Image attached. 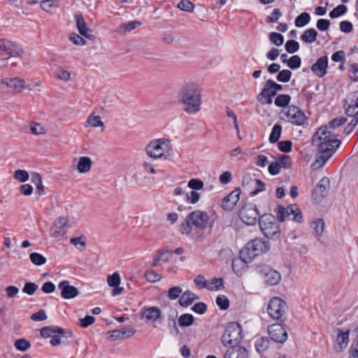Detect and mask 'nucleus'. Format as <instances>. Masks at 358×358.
I'll list each match as a JSON object with an SVG mask.
<instances>
[{
	"label": "nucleus",
	"instance_id": "nucleus-1",
	"mask_svg": "<svg viewBox=\"0 0 358 358\" xmlns=\"http://www.w3.org/2000/svg\"><path fill=\"white\" fill-rule=\"evenodd\" d=\"M275 212L277 218L271 214L266 213L259 220L262 232L268 238L277 240L280 238L281 231L278 222H283L286 218L298 223L303 222L301 211L296 205H289L287 208L279 205Z\"/></svg>",
	"mask_w": 358,
	"mask_h": 358
},
{
	"label": "nucleus",
	"instance_id": "nucleus-2",
	"mask_svg": "<svg viewBox=\"0 0 358 358\" xmlns=\"http://www.w3.org/2000/svg\"><path fill=\"white\" fill-rule=\"evenodd\" d=\"M313 143L317 147V153L311 168L317 170L334 155L341 145V141L327 127H320L313 137Z\"/></svg>",
	"mask_w": 358,
	"mask_h": 358
},
{
	"label": "nucleus",
	"instance_id": "nucleus-3",
	"mask_svg": "<svg viewBox=\"0 0 358 358\" xmlns=\"http://www.w3.org/2000/svg\"><path fill=\"white\" fill-rule=\"evenodd\" d=\"M178 97L186 113L193 114L201 110V90L198 84L192 82L185 83L180 88Z\"/></svg>",
	"mask_w": 358,
	"mask_h": 358
},
{
	"label": "nucleus",
	"instance_id": "nucleus-4",
	"mask_svg": "<svg viewBox=\"0 0 358 358\" xmlns=\"http://www.w3.org/2000/svg\"><path fill=\"white\" fill-rule=\"evenodd\" d=\"M269 248V243L261 238H255L249 241L245 244L244 248L240 251V258L232 262L233 271L238 274L236 266L239 263L247 264L250 262L255 257L268 251Z\"/></svg>",
	"mask_w": 358,
	"mask_h": 358
},
{
	"label": "nucleus",
	"instance_id": "nucleus-5",
	"mask_svg": "<svg viewBox=\"0 0 358 358\" xmlns=\"http://www.w3.org/2000/svg\"><path fill=\"white\" fill-rule=\"evenodd\" d=\"M208 214L199 210L191 212L180 226V231L183 235L189 236L193 229L203 230L208 224Z\"/></svg>",
	"mask_w": 358,
	"mask_h": 358
},
{
	"label": "nucleus",
	"instance_id": "nucleus-6",
	"mask_svg": "<svg viewBox=\"0 0 358 358\" xmlns=\"http://www.w3.org/2000/svg\"><path fill=\"white\" fill-rule=\"evenodd\" d=\"M345 114L352 119L344 129V133L350 134L358 122V90L351 92L344 101Z\"/></svg>",
	"mask_w": 358,
	"mask_h": 358
},
{
	"label": "nucleus",
	"instance_id": "nucleus-7",
	"mask_svg": "<svg viewBox=\"0 0 358 358\" xmlns=\"http://www.w3.org/2000/svg\"><path fill=\"white\" fill-rule=\"evenodd\" d=\"M145 150L150 157L158 159L170 155L172 152V146L169 140L159 138L150 141L146 145Z\"/></svg>",
	"mask_w": 358,
	"mask_h": 358
},
{
	"label": "nucleus",
	"instance_id": "nucleus-8",
	"mask_svg": "<svg viewBox=\"0 0 358 358\" xmlns=\"http://www.w3.org/2000/svg\"><path fill=\"white\" fill-rule=\"evenodd\" d=\"M41 335L44 338L52 337L50 343L52 346H57L62 343V338H70L72 332L59 327H45L41 330Z\"/></svg>",
	"mask_w": 358,
	"mask_h": 358
},
{
	"label": "nucleus",
	"instance_id": "nucleus-9",
	"mask_svg": "<svg viewBox=\"0 0 358 358\" xmlns=\"http://www.w3.org/2000/svg\"><path fill=\"white\" fill-rule=\"evenodd\" d=\"M241 341V326L236 323L228 325L222 336V344L226 347H231L239 345Z\"/></svg>",
	"mask_w": 358,
	"mask_h": 358
},
{
	"label": "nucleus",
	"instance_id": "nucleus-10",
	"mask_svg": "<svg viewBox=\"0 0 358 358\" xmlns=\"http://www.w3.org/2000/svg\"><path fill=\"white\" fill-rule=\"evenodd\" d=\"M287 310L286 302L280 297H273L270 299L267 313L275 320H282Z\"/></svg>",
	"mask_w": 358,
	"mask_h": 358
},
{
	"label": "nucleus",
	"instance_id": "nucleus-11",
	"mask_svg": "<svg viewBox=\"0 0 358 358\" xmlns=\"http://www.w3.org/2000/svg\"><path fill=\"white\" fill-rule=\"evenodd\" d=\"M282 114L284 115L283 120L294 125L301 126L307 121V117L304 112L299 107L293 105L282 110Z\"/></svg>",
	"mask_w": 358,
	"mask_h": 358
},
{
	"label": "nucleus",
	"instance_id": "nucleus-12",
	"mask_svg": "<svg viewBox=\"0 0 358 358\" xmlns=\"http://www.w3.org/2000/svg\"><path fill=\"white\" fill-rule=\"evenodd\" d=\"M22 54V49L15 42L4 38L0 39V57L3 59H8L11 57H20Z\"/></svg>",
	"mask_w": 358,
	"mask_h": 358
},
{
	"label": "nucleus",
	"instance_id": "nucleus-13",
	"mask_svg": "<svg viewBox=\"0 0 358 358\" xmlns=\"http://www.w3.org/2000/svg\"><path fill=\"white\" fill-rule=\"evenodd\" d=\"M259 213L255 204L248 203L244 205L239 211L240 219L248 225L255 224Z\"/></svg>",
	"mask_w": 358,
	"mask_h": 358
},
{
	"label": "nucleus",
	"instance_id": "nucleus-14",
	"mask_svg": "<svg viewBox=\"0 0 358 358\" xmlns=\"http://www.w3.org/2000/svg\"><path fill=\"white\" fill-rule=\"evenodd\" d=\"M268 333L271 338L276 343H283L287 339V331L280 324L270 325L268 327Z\"/></svg>",
	"mask_w": 358,
	"mask_h": 358
},
{
	"label": "nucleus",
	"instance_id": "nucleus-15",
	"mask_svg": "<svg viewBox=\"0 0 358 358\" xmlns=\"http://www.w3.org/2000/svg\"><path fill=\"white\" fill-rule=\"evenodd\" d=\"M329 187V178L323 177L313 191V199L317 202L321 201L327 195Z\"/></svg>",
	"mask_w": 358,
	"mask_h": 358
},
{
	"label": "nucleus",
	"instance_id": "nucleus-16",
	"mask_svg": "<svg viewBox=\"0 0 358 358\" xmlns=\"http://www.w3.org/2000/svg\"><path fill=\"white\" fill-rule=\"evenodd\" d=\"M70 227L69 220L65 217H59L53 224L50 230L51 236L59 238L63 236L66 231V229Z\"/></svg>",
	"mask_w": 358,
	"mask_h": 358
},
{
	"label": "nucleus",
	"instance_id": "nucleus-17",
	"mask_svg": "<svg viewBox=\"0 0 358 358\" xmlns=\"http://www.w3.org/2000/svg\"><path fill=\"white\" fill-rule=\"evenodd\" d=\"M275 95L276 93L273 87L271 85V81L268 80L257 99L262 104H271L272 103V97Z\"/></svg>",
	"mask_w": 358,
	"mask_h": 358
},
{
	"label": "nucleus",
	"instance_id": "nucleus-18",
	"mask_svg": "<svg viewBox=\"0 0 358 358\" xmlns=\"http://www.w3.org/2000/svg\"><path fill=\"white\" fill-rule=\"evenodd\" d=\"M261 273L264 277V282L268 285H275L281 280L280 273L270 267H263L261 270Z\"/></svg>",
	"mask_w": 358,
	"mask_h": 358
},
{
	"label": "nucleus",
	"instance_id": "nucleus-19",
	"mask_svg": "<svg viewBox=\"0 0 358 358\" xmlns=\"http://www.w3.org/2000/svg\"><path fill=\"white\" fill-rule=\"evenodd\" d=\"M1 85H6L9 92L19 93L25 87V81L19 78H5L1 80Z\"/></svg>",
	"mask_w": 358,
	"mask_h": 358
},
{
	"label": "nucleus",
	"instance_id": "nucleus-20",
	"mask_svg": "<svg viewBox=\"0 0 358 358\" xmlns=\"http://www.w3.org/2000/svg\"><path fill=\"white\" fill-rule=\"evenodd\" d=\"M59 289L61 290V296L65 299H70L77 296L79 294L78 289L70 285L68 280H63L58 285Z\"/></svg>",
	"mask_w": 358,
	"mask_h": 358
},
{
	"label": "nucleus",
	"instance_id": "nucleus-21",
	"mask_svg": "<svg viewBox=\"0 0 358 358\" xmlns=\"http://www.w3.org/2000/svg\"><path fill=\"white\" fill-rule=\"evenodd\" d=\"M241 193V189L236 188L222 199V207L226 210H231L238 201Z\"/></svg>",
	"mask_w": 358,
	"mask_h": 358
},
{
	"label": "nucleus",
	"instance_id": "nucleus-22",
	"mask_svg": "<svg viewBox=\"0 0 358 358\" xmlns=\"http://www.w3.org/2000/svg\"><path fill=\"white\" fill-rule=\"evenodd\" d=\"M224 358H248L247 350L240 345L227 347Z\"/></svg>",
	"mask_w": 358,
	"mask_h": 358
},
{
	"label": "nucleus",
	"instance_id": "nucleus-23",
	"mask_svg": "<svg viewBox=\"0 0 358 358\" xmlns=\"http://www.w3.org/2000/svg\"><path fill=\"white\" fill-rule=\"evenodd\" d=\"M75 18L76 20V26L80 34L92 41L94 40L95 36L91 34V30L87 28L83 16L81 14H76Z\"/></svg>",
	"mask_w": 358,
	"mask_h": 358
},
{
	"label": "nucleus",
	"instance_id": "nucleus-24",
	"mask_svg": "<svg viewBox=\"0 0 358 358\" xmlns=\"http://www.w3.org/2000/svg\"><path fill=\"white\" fill-rule=\"evenodd\" d=\"M328 66V57L323 56L319 58L312 66L311 70L319 77H323L327 73Z\"/></svg>",
	"mask_w": 358,
	"mask_h": 358
},
{
	"label": "nucleus",
	"instance_id": "nucleus-25",
	"mask_svg": "<svg viewBox=\"0 0 358 358\" xmlns=\"http://www.w3.org/2000/svg\"><path fill=\"white\" fill-rule=\"evenodd\" d=\"M136 330L133 328H122L121 329H115L110 332V338L113 340L127 338L133 336Z\"/></svg>",
	"mask_w": 358,
	"mask_h": 358
},
{
	"label": "nucleus",
	"instance_id": "nucleus-26",
	"mask_svg": "<svg viewBox=\"0 0 358 358\" xmlns=\"http://www.w3.org/2000/svg\"><path fill=\"white\" fill-rule=\"evenodd\" d=\"M161 316V310L157 307L145 308L142 313V317L147 322H155Z\"/></svg>",
	"mask_w": 358,
	"mask_h": 358
},
{
	"label": "nucleus",
	"instance_id": "nucleus-27",
	"mask_svg": "<svg viewBox=\"0 0 358 358\" xmlns=\"http://www.w3.org/2000/svg\"><path fill=\"white\" fill-rule=\"evenodd\" d=\"M338 331L339 334H338L336 338L337 346L336 348L338 351H343L348 343L350 330L342 331L339 329Z\"/></svg>",
	"mask_w": 358,
	"mask_h": 358
},
{
	"label": "nucleus",
	"instance_id": "nucleus-28",
	"mask_svg": "<svg viewBox=\"0 0 358 358\" xmlns=\"http://www.w3.org/2000/svg\"><path fill=\"white\" fill-rule=\"evenodd\" d=\"M173 257V253L168 250H158L155 255L153 261L152 266H156L159 262H167Z\"/></svg>",
	"mask_w": 358,
	"mask_h": 358
},
{
	"label": "nucleus",
	"instance_id": "nucleus-29",
	"mask_svg": "<svg viewBox=\"0 0 358 358\" xmlns=\"http://www.w3.org/2000/svg\"><path fill=\"white\" fill-rule=\"evenodd\" d=\"M92 162L88 157H81L79 158L77 169L79 173H85L88 172L92 166Z\"/></svg>",
	"mask_w": 358,
	"mask_h": 358
},
{
	"label": "nucleus",
	"instance_id": "nucleus-30",
	"mask_svg": "<svg viewBox=\"0 0 358 358\" xmlns=\"http://www.w3.org/2000/svg\"><path fill=\"white\" fill-rule=\"evenodd\" d=\"M196 298L197 296L195 294L187 291L182 293L179 299V303L181 306L187 307L191 305Z\"/></svg>",
	"mask_w": 358,
	"mask_h": 358
},
{
	"label": "nucleus",
	"instance_id": "nucleus-31",
	"mask_svg": "<svg viewBox=\"0 0 358 358\" xmlns=\"http://www.w3.org/2000/svg\"><path fill=\"white\" fill-rule=\"evenodd\" d=\"M317 36V32L313 28H310L306 30L303 34L301 36V39L306 43H313Z\"/></svg>",
	"mask_w": 358,
	"mask_h": 358
},
{
	"label": "nucleus",
	"instance_id": "nucleus-32",
	"mask_svg": "<svg viewBox=\"0 0 358 358\" xmlns=\"http://www.w3.org/2000/svg\"><path fill=\"white\" fill-rule=\"evenodd\" d=\"M41 8L48 13H53L58 8V4L55 0H43L41 1Z\"/></svg>",
	"mask_w": 358,
	"mask_h": 358
},
{
	"label": "nucleus",
	"instance_id": "nucleus-33",
	"mask_svg": "<svg viewBox=\"0 0 358 358\" xmlns=\"http://www.w3.org/2000/svg\"><path fill=\"white\" fill-rule=\"evenodd\" d=\"M54 76L56 78L64 82L69 81L71 78L70 71L62 66L58 67L55 71Z\"/></svg>",
	"mask_w": 358,
	"mask_h": 358
},
{
	"label": "nucleus",
	"instance_id": "nucleus-34",
	"mask_svg": "<svg viewBox=\"0 0 358 358\" xmlns=\"http://www.w3.org/2000/svg\"><path fill=\"white\" fill-rule=\"evenodd\" d=\"M269 346V340L266 337H261L255 341V348L259 353L265 352Z\"/></svg>",
	"mask_w": 358,
	"mask_h": 358
},
{
	"label": "nucleus",
	"instance_id": "nucleus-35",
	"mask_svg": "<svg viewBox=\"0 0 358 358\" xmlns=\"http://www.w3.org/2000/svg\"><path fill=\"white\" fill-rule=\"evenodd\" d=\"M141 24L142 23L140 21H131L127 23L122 24L120 27V31L122 34H127L140 27Z\"/></svg>",
	"mask_w": 358,
	"mask_h": 358
},
{
	"label": "nucleus",
	"instance_id": "nucleus-36",
	"mask_svg": "<svg viewBox=\"0 0 358 358\" xmlns=\"http://www.w3.org/2000/svg\"><path fill=\"white\" fill-rule=\"evenodd\" d=\"M310 20V16L308 13H302L295 19V26L297 27H302L306 25Z\"/></svg>",
	"mask_w": 358,
	"mask_h": 358
},
{
	"label": "nucleus",
	"instance_id": "nucleus-37",
	"mask_svg": "<svg viewBox=\"0 0 358 358\" xmlns=\"http://www.w3.org/2000/svg\"><path fill=\"white\" fill-rule=\"evenodd\" d=\"M291 101V96L288 94H279L275 99V104L278 107L287 106Z\"/></svg>",
	"mask_w": 358,
	"mask_h": 358
},
{
	"label": "nucleus",
	"instance_id": "nucleus-38",
	"mask_svg": "<svg viewBox=\"0 0 358 358\" xmlns=\"http://www.w3.org/2000/svg\"><path fill=\"white\" fill-rule=\"evenodd\" d=\"M282 127L280 124H275L269 136V141L271 143H276L280 137Z\"/></svg>",
	"mask_w": 358,
	"mask_h": 358
},
{
	"label": "nucleus",
	"instance_id": "nucleus-39",
	"mask_svg": "<svg viewBox=\"0 0 358 358\" xmlns=\"http://www.w3.org/2000/svg\"><path fill=\"white\" fill-rule=\"evenodd\" d=\"M90 126L92 127H104L100 116L90 115L86 121L85 127Z\"/></svg>",
	"mask_w": 358,
	"mask_h": 358
},
{
	"label": "nucleus",
	"instance_id": "nucleus-40",
	"mask_svg": "<svg viewBox=\"0 0 358 358\" xmlns=\"http://www.w3.org/2000/svg\"><path fill=\"white\" fill-rule=\"evenodd\" d=\"M207 285H208V289H209L210 291L218 290L220 288L223 287V286H224L223 279L221 278H214L210 282H208L207 283Z\"/></svg>",
	"mask_w": 358,
	"mask_h": 358
},
{
	"label": "nucleus",
	"instance_id": "nucleus-41",
	"mask_svg": "<svg viewBox=\"0 0 358 358\" xmlns=\"http://www.w3.org/2000/svg\"><path fill=\"white\" fill-rule=\"evenodd\" d=\"M31 262L36 265L41 266L46 263V258L38 252H32L29 255Z\"/></svg>",
	"mask_w": 358,
	"mask_h": 358
},
{
	"label": "nucleus",
	"instance_id": "nucleus-42",
	"mask_svg": "<svg viewBox=\"0 0 358 358\" xmlns=\"http://www.w3.org/2000/svg\"><path fill=\"white\" fill-rule=\"evenodd\" d=\"M194 317L191 314H183L178 318V323L180 327H189L193 324Z\"/></svg>",
	"mask_w": 358,
	"mask_h": 358
},
{
	"label": "nucleus",
	"instance_id": "nucleus-43",
	"mask_svg": "<svg viewBox=\"0 0 358 358\" xmlns=\"http://www.w3.org/2000/svg\"><path fill=\"white\" fill-rule=\"evenodd\" d=\"M312 227L314 229V231L317 236H321L324 227V222L323 219H317L312 222Z\"/></svg>",
	"mask_w": 358,
	"mask_h": 358
},
{
	"label": "nucleus",
	"instance_id": "nucleus-44",
	"mask_svg": "<svg viewBox=\"0 0 358 358\" xmlns=\"http://www.w3.org/2000/svg\"><path fill=\"white\" fill-rule=\"evenodd\" d=\"M14 346L17 350L24 352L31 347V344L25 338H20L15 341Z\"/></svg>",
	"mask_w": 358,
	"mask_h": 358
},
{
	"label": "nucleus",
	"instance_id": "nucleus-45",
	"mask_svg": "<svg viewBox=\"0 0 358 358\" xmlns=\"http://www.w3.org/2000/svg\"><path fill=\"white\" fill-rule=\"evenodd\" d=\"M270 41L277 46H280L284 43V37L282 34L277 32H271L268 36Z\"/></svg>",
	"mask_w": 358,
	"mask_h": 358
},
{
	"label": "nucleus",
	"instance_id": "nucleus-46",
	"mask_svg": "<svg viewBox=\"0 0 358 358\" xmlns=\"http://www.w3.org/2000/svg\"><path fill=\"white\" fill-rule=\"evenodd\" d=\"M347 120L346 117H336L331 120L328 125H324L323 127H327L328 129L332 131L335 128L342 125L344 124Z\"/></svg>",
	"mask_w": 358,
	"mask_h": 358
},
{
	"label": "nucleus",
	"instance_id": "nucleus-47",
	"mask_svg": "<svg viewBox=\"0 0 358 358\" xmlns=\"http://www.w3.org/2000/svg\"><path fill=\"white\" fill-rule=\"evenodd\" d=\"M347 12V7L345 5H339L334 8L330 13L329 16L331 18H336L344 15Z\"/></svg>",
	"mask_w": 358,
	"mask_h": 358
},
{
	"label": "nucleus",
	"instance_id": "nucleus-48",
	"mask_svg": "<svg viewBox=\"0 0 358 358\" xmlns=\"http://www.w3.org/2000/svg\"><path fill=\"white\" fill-rule=\"evenodd\" d=\"M178 8L181 10L192 13L194 10V5L189 0H182L178 3Z\"/></svg>",
	"mask_w": 358,
	"mask_h": 358
},
{
	"label": "nucleus",
	"instance_id": "nucleus-49",
	"mask_svg": "<svg viewBox=\"0 0 358 358\" xmlns=\"http://www.w3.org/2000/svg\"><path fill=\"white\" fill-rule=\"evenodd\" d=\"M182 292V289L179 286H174L171 287L168 291V298L171 300H175L178 299Z\"/></svg>",
	"mask_w": 358,
	"mask_h": 358
},
{
	"label": "nucleus",
	"instance_id": "nucleus-50",
	"mask_svg": "<svg viewBox=\"0 0 358 358\" xmlns=\"http://www.w3.org/2000/svg\"><path fill=\"white\" fill-rule=\"evenodd\" d=\"M216 304L221 310H227L229 307V301L224 295H219L216 298Z\"/></svg>",
	"mask_w": 358,
	"mask_h": 358
},
{
	"label": "nucleus",
	"instance_id": "nucleus-51",
	"mask_svg": "<svg viewBox=\"0 0 358 358\" xmlns=\"http://www.w3.org/2000/svg\"><path fill=\"white\" fill-rule=\"evenodd\" d=\"M299 49V44L294 40H289L285 43V50L289 53H294Z\"/></svg>",
	"mask_w": 358,
	"mask_h": 358
},
{
	"label": "nucleus",
	"instance_id": "nucleus-52",
	"mask_svg": "<svg viewBox=\"0 0 358 358\" xmlns=\"http://www.w3.org/2000/svg\"><path fill=\"white\" fill-rule=\"evenodd\" d=\"M291 76L292 72L289 70L285 69L279 71L276 78L279 82L287 83L288 81H289Z\"/></svg>",
	"mask_w": 358,
	"mask_h": 358
},
{
	"label": "nucleus",
	"instance_id": "nucleus-53",
	"mask_svg": "<svg viewBox=\"0 0 358 358\" xmlns=\"http://www.w3.org/2000/svg\"><path fill=\"white\" fill-rule=\"evenodd\" d=\"M301 60L299 56L294 55L287 60V66L292 69H296L300 67Z\"/></svg>",
	"mask_w": 358,
	"mask_h": 358
},
{
	"label": "nucleus",
	"instance_id": "nucleus-54",
	"mask_svg": "<svg viewBox=\"0 0 358 358\" xmlns=\"http://www.w3.org/2000/svg\"><path fill=\"white\" fill-rule=\"evenodd\" d=\"M14 178L19 182H24L29 179V173L24 170H17L14 173Z\"/></svg>",
	"mask_w": 358,
	"mask_h": 358
},
{
	"label": "nucleus",
	"instance_id": "nucleus-55",
	"mask_svg": "<svg viewBox=\"0 0 358 358\" xmlns=\"http://www.w3.org/2000/svg\"><path fill=\"white\" fill-rule=\"evenodd\" d=\"M107 282L110 287H115L120 285V276L118 273H114L107 278Z\"/></svg>",
	"mask_w": 358,
	"mask_h": 358
},
{
	"label": "nucleus",
	"instance_id": "nucleus-56",
	"mask_svg": "<svg viewBox=\"0 0 358 358\" xmlns=\"http://www.w3.org/2000/svg\"><path fill=\"white\" fill-rule=\"evenodd\" d=\"M145 277L148 281L151 282H157L162 278L161 275L153 270L147 271L145 273Z\"/></svg>",
	"mask_w": 358,
	"mask_h": 358
},
{
	"label": "nucleus",
	"instance_id": "nucleus-57",
	"mask_svg": "<svg viewBox=\"0 0 358 358\" xmlns=\"http://www.w3.org/2000/svg\"><path fill=\"white\" fill-rule=\"evenodd\" d=\"M37 289L38 285L36 284L29 282L24 284V287L22 288V292L29 295H33Z\"/></svg>",
	"mask_w": 358,
	"mask_h": 358
},
{
	"label": "nucleus",
	"instance_id": "nucleus-58",
	"mask_svg": "<svg viewBox=\"0 0 358 358\" xmlns=\"http://www.w3.org/2000/svg\"><path fill=\"white\" fill-rule=\"evenodd\" d=\"M187 187L192 189L200 190L203 187V182L199 179H191L187 184Z\"/></svg>",
	"mask_w": 358,
	"mask_h": 358
},
{
	"label": "nucleus",
	"instance_id": "nucleus-59",
	"mask_svg": "<svg viewBox=\"0 0 358 358\" xmlns=\"http://www.w3.org/2000/svg\"><path fill=\"white\" fill-rule=\"evenodd\" d=\"M194 282L195 285L197 287H199V289H203V288L208 289V285H207L208 282L205 279L203 275H197L194 278Z\"/></svg>",
	"mask_w": 358,
	"mask_h": 358
},
{
	"label": "nucleus",
	"instance_id": "nucleus-60",
	"mask_svg": "<svg viewBox=\"0 0 358 358\" xmlns=\"http://www.w3.org/2000/svg\"><path fill=\"white\" fill-rule=\"evenodd\" d=\"M292 143L290 141H280L278 144V148L280 151L288 152L292 150Z\"/></svg>",
	"mask_w": 358,
	"mask_h": 358
},
{
	"label": "nucleus",
	"instance_id": "nucleus-61",
	"mask_svg": "<svg viewBox=\"0 0 358 358\" xmlns=\"http://www.w3.org/2000/svg\"><path fill=\"white\" fill-rule=\"evenodd\" d=\"M70 242L80 250H83L86 246V243L83 240L82 237L73 238Z\"/></svg>",
	"mask_w": 358,
	"mask_h": 358
},
{
	"label": "nucleus",
	"instance_id": "nucleus-62",
	"mask_svg": "<svg viewBox=\"0 0 358 358\" xmlns=\"http://www.w3.org/2000/svg\"><path fill=\"white\" fill-rule=\"evenodd\" d=\"M282 15V13L279 8H275L273 9L271 15L268 16L266 17V22L268 23H272L277 22L278 20L280 18V17Z\"/></svg>",
	"mask_w": 358,
	"mask_h": 358
},
{
	"label": "nucleus",
	"instance_id": "nucleus-63",
	"mask_svg": "<svg viewBox=\"0 0 358 358\" xmlns=\"http://www.w3.org/2000/svg\"><path fill=\"white\" fill-rule=\"evenodd\" d=\"M330 24L329 20L320 19L317 22L316 27L320 31H326L329 28Z\"/></svg>",
	"mask_w": 358,
	"mask_h": 358
},
{
	"label": "nucleus",
	"instance_id": "nucleus-64",
	"mask_svg": "<svg viewBox=\"0 0 358 358\" xmlns=\"http://www.w3.org/2000/svg\"><path fill=\"white\" fill-rule=\"evenodd\" d=\"M348 73L351 80L358 81V65L356 64L351 66Z\"/></svg>",
	"mask_w": 358,
	"mask_h": 358
}]
</instances>
